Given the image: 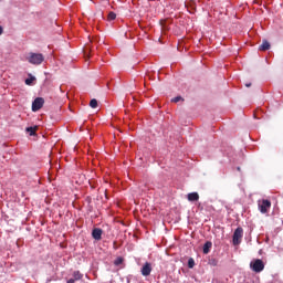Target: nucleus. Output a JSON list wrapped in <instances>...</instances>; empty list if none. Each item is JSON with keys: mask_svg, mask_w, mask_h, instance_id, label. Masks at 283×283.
I'll list each match as a JSON object with an SVG mask.
<instances>
[{"mask_svg": "<svg viewBox=\"0 0 283 283\" xmlns=\"http://www.w3.org/2000/svg\"><path fill=\"white\" fill-rule=\"evenodd\" d=\"M247 87H251V83L250 84H245Z\"/></svg>", "mask_w": 283, "mask_h": 283, "instance_id": "22", "label": "nucleus"}, {"mask_svg": "<svg viewBox=\"0 0 283 283\" xmlns=\"http://www.w3.org/2000/svg\"><path fill=\"white\" fill-rule=\"evenodd\" d=\"M2 34H3V28L0 27V35H2Z\"/></svg>", "mask_w": 283, "mask_h": 283, "instance_id": "21", "label": "nucleus"}, {"mask_svg": "<svg viewBox=\"0 0 283 283\" xmlns=\"http://www.w3.org/2000/svg\"><path fill=\"white\" fill-rule=\"evenodd\" d=\"M36 81V77L32 76V74H29V77L25 80V85H32Z\"/></svg>", "mask_w": 283, "mask_h": 283, "instance_id": "12", "label": "nucleus"}, {"mask_svg": "<svg viewBox=\"0 0 283 283\" xmlns=\"http://www.w3.org/2000/svg\"><path fill=\"white\" fill-rule=\"evenodd\" d=\"M25 60L28 63H31V65H41V63L45 61V56H43L42 53L30 52Z\"/></svg>", "mask_w": 283, "mask_h": 283, "instance_id": "1", "label": "nucleus"}, {"mask_svg": "<svg viewBox=\"0 0 283 283\" xmlns=\"http://www.w3.org/2000/svg\"><path fill=\"white\" fill-rule=\"evenodd\" d=\"M242 235H244V230L242 228H237L234 230L233 237H232V242L234 244V247H238V244H240V242H242Z\"/></svg>", "mask_w": 283, "mask_h": 283, "instance_id": "3", "label": "nucleus"}, {"mask_svg": "<svg viewBox=\"0 0 283 283\" xmlns=\"http://www.w3.org/2000/svg\"><path fill=\"white\" fill-rule=\"evenodd\" d=\"M92 238L94 240H102L103 239V230L101 228H94L92 231Z\"/></svg>", "mask_w": 283, "mask_h": 283, "instance_id": "7", "label": "nucleus"}, {"mask_svg": "<svg viewBox=\"0 0 283 283\" xmlns=\"http://www.w3.org/2000/svg\"><path fill=\"white\" fill-rule=\"evenodd\" d=\"M76 280L75 279H70L66 283H75Z\"/></svg>", "mask_w": 283, "mask_h": 283, "instance_id": "20", "label": "nucleus"}, {"mask_svg": "<svg viewBox=\"0 0 283 283\" xmlns=\"http://www.w3.org/2000/svg\"><path fill=\"white\" fill-rule=\"evenodd\" d=\"M151 271H153V268H151V263L149 262H146L142 270H140V273L144 277H149V275H151Z\"/></svg>", "mask_w": 283, "mask_h": 283, "instance_id": "6", "label": "nucleus"}, {"mask_svg": "<svg viewBox=\"0 0 283 283\" xmlns=\"http://www.w3.org/2000/svg\"><path fill=\"white\" fill-rule=\"evenodd\" d=\"M193 266H196V261L193 260V258H190L188 260V269H193Z\"/></svg>", "mask_w": 283, "mask_h": 283, "instance_id": "15", "label": "nucleus"}, {"mask_svg": "<svg viewBox=\"0 0 283 283\" xmlns=\"http://www.w3.org/2000/svg\"><path fill=\"white\" fill-rule=\"evenodd\" d=\"M271 49V43H269V41L263 40L262 44L259 46V50L261 52H266V50Z\"/></svg>", "mask_w": 283, "mask_h": 283, "instance_id": "9", "label": "nucleus"}, {"mask_svg": "<svg viewBox=\"0 0 283 283\" xmlns=\"http://www.w3.org/2000/svg\"><path fill=\"white\" fill-rule=\"evenodd\" d=\"M250 269H252L254 273H262V271H264V261H262V259L251 261Z\"/></svg>", "mask_w": 283, "mask_h": 283, "instance_id": "2", "label": "nucleus"}, {"mask_svg": "<svg viewBox=\"0 0 283 283\" xmlns=\"http://www.w3.org/2000/svg\"><path fill=\"white\" fill-rule=\"evenodd\" d=\"M269 209H271V200L263 199L259 201V211L261 213H269Z\"/></svg>", "mask_w": 283, "mask_h": 283, "instance_id": "4", "label": "nucleus"}, {"mask_svg": "<svg viewBox=\"0 0 283 283\" xmlns=\"http://www.w3.org/2000/svg\"><path fill=\"white\" fill-rule=\"evenodd\" d=\"M73 279H75V281L78 282V280L83 279V274H81V272H78V271H75L73 273Z\"/></svg>", "mask_w": 283, "mask_h": 283, "instance_id": "13", "label": "nucleus"}, {"mask_svg": "<svg viewBox=\"0 0 283 283\" xmlns=\"http://www.w3.org/2000/svg\"><path fill=\"white\" fill-rule=\"evenodd\" d=\"M36 129H39L38 126L28 127V128H27V132H28V134H30V136H34V135L36 134Z\"/></svg>", "mask_w": 283, "mask_h": 283, "instance_id": "11", "label": "nucleus"}, {"mask_svg": "<svg viewBox=\"0 0 283 283\" xmlns=\"http://www.w3.org/2000/svg\"><path fill=\"white\" fill-rule=\"evenodd\" d=\"M180 101H185V99L182 98V96H177L171 99V103H180Z\"/></svg>", "mask_w": 283, "mask_h": 283, "instance_id": "18", "label": "nucleus"}, {"mask_svg": "<svg viewBox=\"0 0 283 283\" xmlns=\"http://www.w3.org/2000/svg\"><path fill=\"white\" fill-rule=\"evenodd\" d=\"M187 198L189 202H198L200 200V195H198V192H190Z\"/></svg>", "mask_w": 283, "mask_h": 283, "instance_id": "8", "label": "nucleus"}, {"mask_svg": "<svg viewBox=\"0 0 283 283\" xmlns=\"http://www.w3.org/2000/svg\"><path fill=\"white\" fill-rule=\"evenodd\" d=\"M123 258L122 256H118L115 261H114V264L115 266H120V264L123 263Z\"/></svg>", "mask_w": 283, "mask_h": 283, "instance_id": "16", "label": "nucleus"}, {"mask_svg": "<svg viewBox=\"0 0 283 283\" xmlns=\"http://www.w3.org/2000/svg\"><path fill=\"white\" fill-rule=\"evenodd\" d=\"M90 107L96 109V107H98V101H96V98L91 99Z\"/></svg>", "mask_w": 283, "mask_h": 283, "instance_id": "14", "label": "nucleus"}, {"mask_svg": "<svg viewBox=\"0 0 283 283\" xmlns=\"http://www.w3.org/2000/svg\"><path fill=\"white\" fill-rule=\"evenodd\" d=\"M45 105L43 97H36L32 103V112H39Z\"/></svg>", "mask_w": 283, "mask_h": 283, "instance_id": "5", "label": "nucleus"}, {"mask_svg": "<svg viewBox=\"0 0 283 283\" xmlns=\"http://www.w3.org/2000/svg\"><path fill=\"white\" fill-rule=\"evenodd\" d=\"M115 19H116V14H115L113 11H111V12L108 13L107 20H108V21H114Z\"/></svg>", "mask_w": 283, "mask_h": 283, "instance_id": "17", "label": "nucleus"}, {"mask_svg": "<svg viewBox=\"0 0 283 283\" xmlns=\"http://www.w3.org/2000/svg\"><path fill=\"white\" fill-rule=\"evenodd\" d=\"M209 264H211V266H218V260L211 259V260L209 261Z\"/></svg>", "mask_w": 283, "mask_h": 283, "instance_id": "19", "label": "nucleus"}, {"mask_svg": "<svg viewBox=\"0 0 283 283\" xmlns=\"http://www.w3.org/2000/svg\"><path fill=\"white\" fill-rule=\"evenodd\" d=\"M211 247H213V243H211V241H207L203 244V253H205V255H207L209 253V251H211Z\"/></svg>", "mask_w": 283, "mask_h": 283, "instance_id": "10", "label": "nucleus"}]
</instances>
